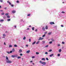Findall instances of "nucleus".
<instances>
[{
	"instance_id": "obj_1",
	"label": "nucleus",
	"mask_w": 66,
	"mask_h": 66,
	"mask_svg": "<svg viewBox=\"0 0 66 66\" xmlns=\"http://www.w3.org/2000/svg\"><path fill=\"white\" fill-rule=\"evenodd\" d=\"M6 63H12V61L10 60H6Z\"/></svg>"
},
{
	"instance_id": "obj_2",
	"label": "nucleus",
	"mask_w": 66,
	"mask_h": 66,
	"mask_svg": "<svg viewBox=\"0 0 66 66\" xmlns=\"http://www.w3.org/2000/svg\"><path fill=\"white\" fill-rule=\"evenodd\" d=\"M44 38H42L41 37H39V38L38 40H43V39Z\"/></svg>"
},
{
	"instance_id": "obj_3",
	"label": "nucleus",
	"mask_w": 66,
	"mask_h": 66,
	"mask_svg": "<svg viewBox=\"0 0 66 66\" xmlns=\"http://www.w3.org/2000/svg\"><path fill=\"white\" fill-rule=\"evenodd\" d=\"M50 23L51 25H53V24H54V22H50Z\"/></svg>"
},
{
	"instance_id": "obj_4",
	"label": "nucleus",
	"mask_w": 66,
	"mask_h": 66,
	"mask_svg": "<svg viewBox=\"0 0 66 66\" xmlns=\"http://www.w3.org/2000/svg\"><path fill=\"white\" fill-rule=\"evenodd\" d=\"M42 64H43L44 65H45L46 64V63L44 62H43L42 63Z\"/></svg>"
},
{
	"instance_id": "obj_5",
	"label": "nucleus",
	"mask_w": 66,
	"mask_h": 66,
	"mask_svg": "<svg viewBox=\"0 0 66 66\" xmlns=\"http://www.w3.org/2000/svg\"><path fill=\"white\" fill-rule=\"evenodd\" d=\"M30 52V50H28V51H27L26 52V53L27 54L29 53Z\"/></svg>"
},
{
	"instance_id": "obj_6",
	"label": "nucleus",
	"mask_w": 66,
	"mask_h": 66,
	"mask_svg": "<svg viewBox=\"0 0 66 66\" xmlns=\"http://www.w3.org/2000/svg\"><path fill=\"white\" fill-rule=\"evenodd\" d=\"M22 51L20 49L19 50V53H22Z\"/></svg>"
},
{
	"instance_id": "obj_7",
	"label": "nucleus",
	"mask_w": 66,
	"mask_h": 66,
	"mask_svg": "<svg viewBox=\"0 0 66 66\" xmlns=\"http://www.w3.org/2000/svg\"><path fill=\"white\" fill-rule=\"evenodd\" d=\"M16 56L15 55H12V57H13V58H14Z\"/></svg>"
},
{
	"instance_id": "obj_8",
	"label": "nucleus",
	"mask_w": 66,
	"mask_h": 66,
	"mask_svg": "<svg viewBox=\"0 0 66 66\" xmlns=\"http://www.w3.org/2000/svg\"><path fill=\"white\" fill-rule=\"evenodd\" d=\"M12 13H13V14H14V13H15V11H14V10H13V11H12Z\"/></svg>"
},
{
	"instance_id": "obj_9",
	"label": "nucleus",
	"mask_w": 66,
	"mask_h": 66,
	"mask_svg": "<svg viewBox=\"0 0 66 66\" xmlns=\"http://www.w3.org/2000/svg\"><path fill=\"white\" fill-rule=\"evenodd\" d=\"M54 55V54H51L49 56L50 57H51L52 56H53Z\"/></svg>"
},
{
	"instance_id": "obj_10",
	"label": "nucleus",
	"mask_w": 66,
	"mask_h": 66,
	"mask_svg": "<svg viewBox=\"0 0 66 66\" xmlns=\"http://www.w3.org/2000/svg\"><path fill=\"white\" fill-rule=\"evenodd\" d=\"M45 29H48V27L47 26H46L45 28Z\"/></svg>"
},
{
	"instance_id": "obj_11",
	"label": "nucleus",
	"mask_w": 66,
	"mask_h": 66,
	"mask_svg": "<svg viewBox=\"0 0 66 66\" xmlns=\"http://www.w3.org/2000/svg\"><path fill=\"white\" fill-rule=\"evenodd\" d=\"M61 51L62 50H61V49H60V50H59V52L60 53Z\"/></svg>"
},
{
	"instance_id": "obj_12",
	"label": "nucleus",
	"mask_w": 66,
	"mask_h": 66,
	"mask_svg": "<svg viewBox=\"0 0 66 66\" xmlns=\"http://www.w3.org/2000/svg\"><path fill=\"white\" fill-rule=\"evenodd\" d=\"M4 21V20L3 19H2V20H0V22H3Z\"/></svg>"
},
{
	"instance_id": "obj_13",
	"label": "nucleus",
	"mask_w": 66,
	"mask_h": 66,
	"mask_svg": "<svg viewBox=\"0 0 66 66\" xmlns=\"http://www.w3.org/2000/svg\"><path fill=\"white\" fill-rule=\"evenodd\" d=\"M15 51V50L14 48L12 49V52H14Z\"/></svg>"
},
{
	"instance_id": "obj_14",
	"label": "nucleus",
	"mask_w": 66,
	"mask_h": 66,
	"mask_svg": "<svg viewBox=\"0 0 66 66\" xmlns=\"http://www.w3.org/2000/svg\"><path fill=\"white\" fill-rule=\"evenodd\" d=\"M42 30H43L44 31L45 30V28H44L43 27L42 28Z\"/></svg>"
},
{
	"instance_id": "obj_15",
	"label": "nucleus",
	"mask_w": 66,
	"mask_h": 66,
	"mask_svg": "<svg viewBox=\"0 0 66 66\" xmlns=\"http://www.w3.org/2000/svg\"><path fill=\"white\" fill-rule=\"evenodd\" d=\"M36 43V41H35L34 42L32 43V45H34V44H35V43Z\"/></svg>"
},
{
	"instance_id": "obj_16",
	"label": "nucleus",
	"mask_w": 66,
	"mask_h": 66,
	"mask_svg": "<svg viewBox=\"0 0 66 66\" xmlns=\"http://www.w3.org/2000/svg\"><path fill=\"white\" fill-rule=\"evenodd\" d=\"M42 60H43L44 61H45V59L44 58H43L42 59Z\"/></svg>"
},
{
	"instance_id": "obj_17",
	"label": "nucleus",
	"mask_w": 66,
	"mask_h": 66,
	"mask_svg": "<svg viewBox=\"0 0 66 66\" xmlns=\"http://www.w3.org/2000/svg\"><path fill=\"white\" fill-rule=\"evenodd\" d=\"M5 15L6 16H8L9 15V14L8 13H6L5 14Z\"/></svg>"
},
{
	"instance_id": "obj_18",
	"label": "nucleus",
	"mask_w": 66,
	"mask_h": 66,
	"mask_svg": "<svg viewBox=\"0 0 66 66\" xmlns=\"http://www.w3.org/2000/svg\"><path fill=\"white\" fill-rule=\"evenodd\" d=\"M11 20V19H7V21H10Z\"/></svg>"
},
{
	"instance_id": "obj_19",
	"label": "nucleus",
	"mask_w": 66,
	"mask_h": 66,
	"mask_svg": "<svg viewBox=\"0 0 66 66\" xmlns=\"http://www.w3.org/2000/svg\"><path fill=\"white\" fill-rule=\"evenodd\" d=\"M21 58V57L19 56H18L17 57L18 59H19L20 58Z\"/></svg>"
},
{
	"instance_id": "obj_20",
	"label": "nucleus",
	"mask_w": 66,
	"mask_h": 66,
	"mask_svg": "<svg viewBox=\"0 0 66 66\" xmlns=\"http://www.w3.org/2000/svg\"><path fill=\"white\" fill-rule=\"evenodd\" d=\"M35 28L34 27H32V30H34Z\"/></svg>"
},
{
	"instance_id": "obj_21",
	"label": "nucleus",
	"mask_w": 66,
	"mask_h": 66,
	"mask_svg": "<svg viewBox=\"0 0 66 66\" xmlns=\"http://www.w3.org/2000/svg\"><path fill=\"white\" fill-rule=\"evenodd\" d=\"M6 60H9V59L7 56H6Z\"/></svg>"
},
{
	"instance_id": "obj_22",
	"label": "nucleus",
	"mask_w": 66,
	"mask_h": 66,
	"mask_svg": "<svg viewBox=\"0 0 66 66\" xmlns=\"http://www.w3.org/2000/svg\"><path fill=\"white\" fill-rule=\"evenodd\" d=\"M7 18H10V16L8 15L7 16Z\"/></svg>"
},
{
	"instance_id": "obj_23",
	"label": "nucleus",
	"mask_w": 66,
	"mask_h": 66,
	"mask_svg": "<svg viewBox=\"0 0 66 66\" xmlns=\"http://www.w3.org/2000/svg\"><path fill=\"white\" fill-rule=\"evenodd\" d=\"M51 33H52L51 32H49V33H48V35H50V34H51Z\"/></svg>"
},
{
	"instance_id": "obj_24",
	"label": "nucleus",
	"mask_w": 66,
	"mask_h": 66,
	"mask_svg": "<svg viewBox=\"0 0 66 66\" xmlns=\"http://www.w3.org/2000/svg\"><path fill=\"white\" fill-rule=\"evenodd\" d=\"M52 43V41H51L50 42L49 44H51Z\"/></svg>"
},
{
	"instance_id": "obj_25",
	"label": "nucleus",
	"mask_w": 66,
	"mask_h": 66,
	"mask_svg": "<svg viewBox=\"0 0 66 66\" xmlns=\"http://www.w3.org/2000/svg\"><path fill=\"white\" fill-rule=\"evenodd\" d=\"M26 39V37H24V38H23V39L24 40H25Z\"/></svg>"
},
{
	"instance_id": "obj_26",
	"label": "nucleus",
	"mask_w": 66,
	"mask_h": 66,
	"mask_svg": "<svg viewBox=\"0 0 66 66\" xmlns=\"http://www.w3.org/2000/svg\"><path fill=\"white\" fill-rule=\"evenodd\" d=\"M17 46L16 45H14V47H17Z\"/></svg>"
},
{
	"instance_id": "obj_27",
	"label": "nucleus",
	"mask_w": 66,
	"mask_h": 66,
	"mask_svg": "<svg viewBox=\"0 0 66 66\" xmlns=\"http://www.w3.org/2000/svg\"><path fill=\"white\" fill-rule=\"evenodd\" d=\"M51 40L52 41H53V42H54V40L53 39V38H52L51 39Z\"/></svg>"
},
{
	"instance_id": "obj_28",
	"label": "nucleus",
	"mask_w": 66,
	"mask_h": 66,
	"mask_svg": "<svg viewBox=\"0 0 66 66\" xmlns=\"http://www.w3.org/2000/svg\"><path fill=\"white\" fill-rule=\"evenodd\" d=\"M39 54V53L38 52H36V54L38 55Z\"/></svg>"
},
{
	"instance_id": "obj_29",
	"label": "nucleus",
	"mask_w": 66,
	"mask_h": 66,
	"mask_svg": "<svg viewBox=\"0 0 66 66\" xmlns=\"http://www.w3.org/2000/svg\"><path fill=\"white\" fill-rule=\"evenodd\" d=\"M57 56H60V54H57Z\"/></svg>"
},
{
	"instance_id": "obj_30",
	"label": "nucleus",
	"mask_w": 66,
	"mask_h": 66,
	"mask_svg": "<svg viewBox=\"0 0 66 66\" xmlns=\"http://www.w3.org/2000/svg\"><path fill=\"white\" fill-rule=\"evenodd\" d=\"M29 42H31V39H29Z\"/></svg>"
},
{
	"instance_id": "obj_31",
	"label": "nucleus",
	"mask_w": 66,
	"mask_h": 66,
	"mask_svg": "<svg viewBox=\"0 0 66 66\" xmlns=\"http://www.w3.org/2000/svg\"><path fill=\"white\" fill-rule=\"evenodd\" d=\"M4 14V12H3V13H1V15H3Z\"/></svg>"
},
{
	"instance_id": "obj_32",
	"label": "nucleus",
	"mask_w": 66,
	"mask_h": 66,
	"mask_svg": "<svg viewBox=\"0 0 66 66\" xmlns=\"http://www.w3.org/2000/svg\"><path fill=\"white\" fill-rule=\"evenodd\" d=\"M39 41H38L37 42V43H36V44H38L39 43Z\"/></svg>"
},
{
	"instance_id": "obj_33",
	"label": "nucleus",
	"mask_w": 66,
	"mask_h": 66,
	"mask_svg": "<svg viewBox=\"0 0 66 66\" xmlns=\"http://www.w3.org/2000/svg\"><path fill=\"white\" fill-rule=\"evenodd\" d=\"M52 51V50H49V52H51Z\"/></svg>"
},
{
	"instance_id": "obj_34",
	"label": "nucleus",
	"mask_w": 66,
	"mask_h": 66,
	"mask_svg": "<svg viewBox=\"0 0 66 66\" xmlns=\"http://www.w3.org/2000/svg\"><path fill=\"white\" fill-rule=\"evenodd\" d=\"M30 14H28V16H30Z\"/></svg>"
},
{
	"instance_id": "obj_35",
	"label": "nucleus",
	"mask_w": 66,
	"mask_h": 66,
	"mask_svg": "<svg viewBox=\"0 0 66 66\" xmlns=\"http://www.w3.org/2000/svg\"><path fill=\"white\" fill-rule=\"evenodd\" d=\"M48 45H47L45 47H48Z\"/></svg>"
},
{
	"instance_id": "obj_36",
	"label": "nucleus",
	"mask_w": 66,
	"mask_h": 66,
	"mask_svg": "<svg viewBox=\"0 0 66 66\" xmlns=\"http://www.w3.org/2000/svg\"><path fill=\"white\" fill-rule=\"evenodd\" d=\"M39 63H41V64H42V63H43V62H42V61H39Z\"/></svg>"
},
{
	"instance_id": "obj_37",
	"label": "nucleus",
	"mask_w": 66,
	"mask_h": 66,
	"mask_svg": "<svg viewBox=\"0 0 66 66\" xmlns=\"http://www.w3.org/2000/svg\"><path fill=\"white\" fill-rule=\"evenodd\" d=\"M46 60L47 61H48L49 60L48 59V58H46Z\"/></svg>"
},
{
	"instance_id": "obj_38",
	"label": "nucleus",
	"mask_w": 66,
	"mask_h": 66,
	"mask_svg": "<svg viewBox=\"0 0 66 66\" xmlns=\"http://www.w3.org/2000/svg\"><path fill=\"white\" fill-rule=\"evenodd\" d=\"M9 3L10 5H11L12 4L10 2H9Z\"/></svg>"
},
{
	"instance_id": "obj_39",
	"label": "nucleus",
	"mask_w": 66,
	"mask_h": 66,
	"mask_svg": "<svg viewBox=\"0 0 66 66\" xmlns=\"http://www.w3.org/2000/svg\"><path fill=\"white\" fill-rule=\"evenodd\" d=\"M45 54H48V53L47 52H46L45 53Z\"/></svg>"
},
{
	"instance_id": "obj_40",
	"label": "nucleus",
	"mask_w": 66,
	"mask_h": 66,
	"mask_svg": "<svg viewBox=\"0 0 66 66\" xmlns=\"http://www.w3.org/2000/svg\"><path fill=\"white\" fill-rule=\"evenodd\" d=\"M20 55L21 56H22L23 55L22 53H21V54H20Z\"/></svg>"
},
{
	"instance_id": "obj_41",
	"label": "nucleus",
	"mask_w": 66,
	"mask_h": 66,
	"mask_svg": "<svg viewBox=\"0 0 66 66\" xmlns=\"http://www.w3.org/2000/svg\"><path fill=\"white\" fill-rule=\"evenodd\" d=\"M9 47H12V46L11 45H10L9 46Z\"/></svg>"
},
{
	"instance_id": "obj_42",
	"label": "nucleus",
	"mask_w": 66,
	"mask_h": 66,
	"mask_svg": "<svg viewBox=\"0 0 66 66\" xmlns=\"http://www.w3.org/2000/svg\"><path fill=\"white\" fill-rule=\"evenodd\" d=\"M45 36V35H44L42 36L43 37H44Z\"/></svg>"
},
{
	"instance_id": "obj_43",
	"label": "nucleus",
	"mask_w": 66,
	"mask_h": 66,
	"mask_svg": "<svg viewBox=\"0 0 66 66\" xmlns=\"http://www.w3.org/2000/svg\"><path fill=\"white\" fill-rule=\"evenodd\" d=\"M62 44H64L65 43L64 42H62Z\"/></svg>"
},
{
	"instance_id": "obj_44",
	"label": "nucleus",
	"mask_w": 66,
	"mask_h": 66,
	"mask_svg": "<svg viewBox=\"0 0 66 66\" xmlns=\"http://www.w3.org/2000/svg\"><path fill=\"white\" fill-rule=\"evenodd\" d=\"M3 36H4L5 37V34H3Z\"/></svg>"
},
{
	"instance_id": "obj_45",
	"label": "nucleus",
	"mask_w": 66,
	"mask_h": 66,
	"mask_svg": "<svg viewBox=\"0 0 66 66\" xmlns=\"http://www.w3.org/2000/svg\"><path fill=\"white\" fill-rule=\"evenodd\" d=\"M11 5V6L12 7H13L14 6V5Z\"/></svg>"
},
{
	"instance_id": "obj_46",
	"label": "nucleus",
	"mask_w": 66,
	"mask_h": 66,
	"mask_svg": "<svg viewBox=\"0 0 66 66\" xmlns=\"http://www.w3.org/2000/svg\"><path fill=\"white\" fill-rule=\"evenodd\" d=\"M12 51H10V53H12Z\"/></svg>"
},
{
	"instance_id": "obj_47",
	"label": "nucleus",
	"mask_w": 66,
	"mask_h": 66,
	"mask_svg": "<svg viewBox=\"0 0 66 66\" xmlns=\"http://www.w3.org/2000/svg\"><path fill=\"white\" fill-rule=\"evenodd\" d=\"M7 53H8V54H10V53L9 52H7Z\"/></svg>"
},
{
	"instance_id": "obj_48",
	"label": "nucleus",
	"mask_w": 66,
	"mask_h": 66,
	"mask_svg": "<svg viewBox=\"0 0 66 66\" xmlns=\"http://www.w3.org/2000/svg\"><path fill=\"white\" fill-rule=\"evenodd\" d=\"M19 1H17V3H19Z\"/></svg>"
},
{
	"instance_id": "obj_49",
	"label": "nucleus",
	"mask_w": 66,
	"mask_h": 66,
	"mask_svg": "<svg viewBox=\"0 0 66 66\" xmlns=\"http://www.w3.org/2000/svg\"><path fill=\"white\" fill-rule=\"evenodd\" d=\"M32 58H35V56H32Z\"/></svg>"
},
{
	"instance_id": "obj_50",
	"label": "nucleus",
	"mask_w": 66,
	"mask_h": 66,
	"mask_svg": "<svg viewBox=\"0 0 66 66\" xmlns=\"http://www.w3.org/2000/svg\"><path fill=\"white\" fill-rule=\"evenodd\" d=\"M62 13H65V12H64L63 11H62Z\"/></svg>"
},
{
	"instance_id": "obj_51",
	"label": "nucleus",
	"mask_w": 66,
	"mask_h": 66,
	"mask_svg": "<svg viewBox=\"0 0 66 66\" xmlns=\"http://www.w3.org/2000/svg\"><path fill=\"white\" fill-rule=\"evenodd\" d=\"M6 9H7V8L6 7H5V8H4V9L6 10Z\"/></svg>"
},
{
	"instance_id": "obj_52",
	"label": "nucleus",
	"mask_w": 66,
	"mask_h": 66,
	"mask_svg": "<svg viewBox=\"0 0 66 66\" xmlns=\"http://www.w3.org/2000/svg\"><path fill=\"white\" fill-rule=\"evenodd\" d=\"M57 46H60V44L57 45Z\"/></svg>"
},
{
	"instance_id": "obj_53",
	"label": "nucleus",
	"mask_w": 66,
	"mask_h": 66,
	"mask_svg": "<svg viewBox=\"0 0 66 66\" xmlns=\"http://www.w3.org/2000/svg\"><path fill=\"white\" fill-rule=\"evenodd\" d=\"M14 27H15V28H16V26H14Z\"/></svg>"
},
{
	"instance_id": "obj_54",
	"label": "nucleus",
	"mask_w": 66,
	"mask_h": 66,
	"mask_svg": "<svg viewBox=\"0 0 66 66\" xmlns=\"http://www.w3.org/2000/svg\"><path fill=\"white\" fill-rule=\"evenodd\" d=\"M26 46L27 47H28V45H26Z\"/></svg>"
},
{
	"instance_id": "obj_55",
	"label": "nucleus",
	"mask_w": 66,
	"mask_h": 66,
	"mask_svg": "<svg viewBox=\"0 0 66 66\" xmlns=\"http://www.w3.org/2000/svg\"><path fill=\"white\" fill-rule=\"evenodd\" d=\"M0 2H3V1L2 0H0Z\"/></svg>"
},
{
	"instance_id": "obj_56",
	"label": "nucleus",
	"mask_w": 66,
	"mask_h": 66,
	"mask_svg": "<svg viewBox=\"0 0 66 66\" xmlns=\"http://www.w3.org/2000/svg\"><path fill=\"white\" fill-rule=\"evenodd\" d=\"M30 29L29 28H28L27 29V30H29Z\"/></svg>"
},
{
	"instance_id": "obj_57",
	"label": "nucleus",
	"mask_w": 66,
	"mask_h": 66,
	"mask_svg": "<svg viewBox=\"0 0 66 66\" xmlns=\"http://www.w3.org/2000/svg\"><path fill=\"white\" fill-rule=\"evenodd\" d=\"M61 27H63V25H61Z\"/></svg>"
},
{
	"instance_id": "obj_58",
	"label": "nucleus",
	"mask_w": 66,
	"mask_h": 66,
	"mask_svg": "<svg viewBox=\"0 0 66 66\" xmlns=\"http://www.w3.org/2000/svg\"><path fill=\"white\" fill-rule=\"evenodd\" d=\"M0 11L1 12H3V11L2 10H0Z\"/></svg>"
},
{
	"instance_id": "obj_59",
	"label": "nucleus",
	"mask_w": 66,
	"mask_h": 66,
	"mask_svg": "<svg viewBox=\"0 0 66 66\" xmlns=\"http://www.w3.org/2000/svg\"><path fill=\"white\" fill-rule=\"evenodd\" d=\"M35 31H36V32H37V29H36Z\"/></svg>"
},
{
	"instance_id": "obj_60",
	"label": "nucleus",
	"mask_w": 66,
	"mask_h": 66,
	"mask_svg": "<svg viewBox=\"0 0 66 66\" xmlns=\"http://www.w3.org/2000/svg\"><path fill=\"white\" fill-rule=\"evenodd\" d=\"M7 2L8 3H9V2H9V1H7Z\"/></svg>"
},
{
	"instance_id": "obj_61",
	"label": "nucleus",
	"mask_w": 66,
	"mask_h": 66,
	"mask_svg": "<svg viewBox=\"0 0 66 66\" xmlns=\"http://www.w3.org/2000/svg\"><path fill=\"white\" fill-rule=\"evenodd\" d=\"M30 63H32V61H30Z\"/></svg>"
},
{
	"instance_id": "obj_62",
	"label": "nucleus",
	"mask_w": 66,
	"mask_h": 66,
	"mask_svg": "<svg viewBox=\"0 0 66 66\" xmlns=\"http://www.w3.org/2000/svg\"><path fill=\"white\" fill-rule=\"evenodd\" d=\"M29 27H31V25H30L29 26Z\"/></svg>"
},
{
	"instance_id": "obj_63",
	"label": "nucleus",
	"mask_w": 66,
	"mask_h": 66,
	"mask_svg": "<svg viewBox=\"0 0 66 66\" xmlns=\"http://www.w3.org/2000/svg\"><path fill=\"white\" fill-rule=\"evenodd\" d=\"M4 45H5V42H4Z\"/></svg>"
},
{
	"instance_id": "obj_64",
	"label": "nucleus",
	"mask_w": 66,
	"mask_h": 66,
	"mask_svg": "<svg viewBox=\"0 0 66 66\" xmlns=\"http://www.w3.org/2000/svg\"><path fill=\"white\" fill-rule=\"evenodd\" d=\"M5 18V16H4V18Z\"/></svg>"
}]
</instances>
